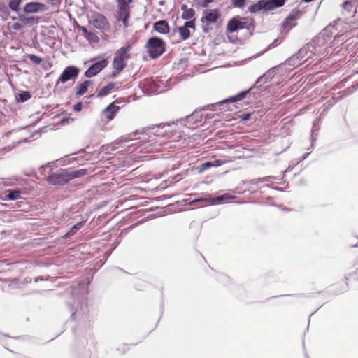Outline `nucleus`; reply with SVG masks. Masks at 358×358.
Wrapping results in <instances>:
<instances>
[{
	"mask_svg": "<svg viewBox=\"0 0 358 358\" xmlns=\"http://www.w3.org/2000/svg\"><path fill=\"white\" fill-rule=\"evenodd\" d=\"M87 173L88 170L86 169H61L50 174L47 178V182L55 186H64L71 180L81 178Z\"/></svg>",
	"mask_w": 358,
	"mask_h": 358,
	"instance_id": "1",
	"label": "nucleus"
},
{
	"mask_svg": "<svg viewBox=\"0 0 358 358\" xmlns=\"http://www.w3.org/2000/svg\"><path fill=\"white\" fill-rule=\"evenodd\" d=\"M226 29L227 33H235L241 29H246L251 36L252 31L255 29V20L252 17L234 16L227 22Z\"/></svg>",
	"mask_w": 358,
	"mask_h": 358,
	"instance_id": "2",
	"label": "nucleus"
},
{
	"mask_svg": "<svg viewBox=\"0 0 358 358\" xmlns=\"http://www.w3.org/2000/svg\"><path fill=\"white\" fill-rule=\"evenodd\" d=\"M24 1L25 0H9L8 6L10 10L17 13L18 20L24 26H30L38 24L41 19L40 17L29 15V14H26L22 11L20 6Z\"/></svg>",
	"mask_w": 358,
	"mask_h": 358,
	"instance_id": "3",
	"label": "nucleus"
},
{
	"mask_svg": "<svg viewBox=\"0 0 358 358\" xmlns=\"http://www.w3.org/2000/svg\"><path fill=\"white\" fill-rule=\"evenodd\" d=\"M166 48L165 41L159 36L149 38L145 44L147 52L152 59H156L162 55L166 51Z\"/></svg>",
	"mask_w": 358,
	"mask_h": 358,
	"instance_id": "4",
	"label": "nucleus"
},
{
	"mask_svg": "<svg viewBox=\"0 0 358 358\" xmlns=\"http://www.w3.org/2000/svg\"><path fill=\"white\" fill-rule=\"evenodd\" d=\"M92 64L85 71L84 76L86 78H92L98 75L108 64V58L105 54H101L91 59Z\"/></svg>",
	"mask_w": 358,
	"mask_h": 358,
	"instance_id": "5",
	"label": "nucleus"
},
{
	"mask_svg": "<svg viewBox=\"0 0 358 358\" xmlns=\"http://www.w3.org/2000/svg\"><path fill=\"white\" fill-rule=\"evenodd\" d=\"M234 196L229 193H224L223 194L213 196L208 194H202L201 196H198L189 201V205H194L197 203L205 202L209 205H217L223 203L225 201L234 199Z\"/></svg>",
	"mask_w": 358,
	"mask_h": 358,
	"instance_id": "6",
	"label": "nucleus"
},
{
	"mask_svg": "<svg viewBox=\"0 0 358 358\" xmlns=\"http://www.w3.org/2000/svg\"><path fill=\"white\" fill-rule=\"evenodd\" d=\"M80 72V69L74 65H70L64 68L56 84L65 83L69 80H75Z\"/></svg>",
	"mask_w": 358,
	"mask_h": 358,
	"instance_id": "7",
	"label": "nucleus"
},
{
	"mask_svg": "<svg viewBox=\"0 0 358 358\" xmlns=\"http://www.w3.org/2000/svg\"><path fill=\"white\" fill-rule=\"evenodd\" d=\"M166 126H170L169 123H160L157 124H152L151 126L143 128L141 133L143 135H148L150 137L151 135L154 136H164L166 131H162V129Z\"/></svg>",
	"mask_w": 358,
	"mask_h": 358,
	"instance_id": "8",
	"label": "nucleus"
},
{
	"mask_svg": "<svg viewBox=\"0 0 358 358\" xmlns=\"http://www.w3.org/2000/svg\"><path fill=\"white\" fill-rule=\"evenodd\" d=\"M184 122V125L189 128H194L193 126L194 124H198L199 123H203V113L202 110H194L192 114L186 116L185 118H181L180 120H177V122Z\"/></svg>",
	"mask_w": 358,
	"mask_h": 358,
	"instance_id": "9",
	"label": "nucleus"
},
{
	"mask_svg": "<svg viewBox=\"0 0 358 358\" xmlns=\"http://www.w3.org/2000/svg\"><path fill=\"white\" fill-rule=\"evenodd\" d=\"M250 90H245L243 91H241L240 92L237 93L234 96H231L228 97L227 99H225L220 102H217L214 104H211L210 106H208L207 107H212L215 108V106H223L224 105L228 104V103H236L238 101H240L243 100V99L246 98L247 96L250 94Z\"/></svg>",
	"mask_w": 358,
	"mask_h": 358,
	"instance_id": "10",
	"label": "nucleus"
},
{
	"mask_svg": "<svg viewBox=\"0 0 358 358\" xmlns=\"http://www.w3.org/2000/svg\"><path fill=\"white\" fill-rule=\"evenodd\" d=\"M47 10V6L43 3L38 1H30L24 5L22 11L26 14H33L46 11Z\"/></svg>",
	"mask_w": 358,
	"mask_h": 358,
	"instance_id": "11",
	"label": "nucleus"
},
{
	"mask_svg": "<svg viewBox=\"0 0 358 358\" xmlns=\"http://www.w3.org/2000/svg\"><path fill=\"white\" fill-rule=\"evenodd\" d=\"M220 17V14L218 9H206L203 11L201 22L208 25L211 23H215Z\"/></svg>",
	"mask_w": 358,
	"mask_h": 358,
	"instance_id": "12",
	"label": "nucleus"
},
{
	"mask_svg": "<svg viewBox=\"0 0 358 358\" xmlns=\"http://www.w3.org/2000/svg\"><path fill=\"white\" fill-rule=\"evenodd\" d=\"M315 41H313V43L306 44L296 52L299 56V59H301L303 62L313 57V50H315Z\"/></svg>",
	"mask_w": 358,
	"mask_h": 358,
	"instance_id": "13",
	"label": "nucleus"
},
{
	"mask_svg": "<svg viewBox=\"0 0 358 358\" xmlns=\"http://www.w3.org/2000/svg\"><path fill=\"white\" fill-rule=\"evenodd\" d=\"M130 18V11L129 6H123L120 4L117 7V20L122 22L124 27H128L129 20Z\"/></svg>",
	"mask_w": 358,
	"mask_h": 358,
	"instance_id": "14",
	"label": "nucleus"
},
{
	"mask_svg": "<svg viewBox=\"0 0 358 358\" xmlns=\"http://www.w3.org/2000/svg\"><path fill=\"white\" fill-rule=\"evenodd\" d=\"M334 30H335L334 25H328L318 34L315 41H317L318 43H322V44L329 42L333 37Z\"/></svg>",
	"mask_w": 358,
	"mask_h": 358,
	"instance_id": "15",
	"label": "nucleus"
},
{
	"mask_svg": "<svg viewBox=\"0 0 358 358\" xmlns=\"http://www.w3.org/2000/svg\"><path fill=\"white\" fill-rule=\"evenodd\" d=\"M122 102V101L117 99L114 102L110 103L103 109L102 112L103 115L105 116L106 118H107L108 120H112L120 110V107L116 106V103H120Z\"/></svg>",
	"mask_w": 358,
	"mask_h": 358,
	"instance_id": "16",
	"label": "nucleus"
},
{
	"mask_svg": "<svg viewBox=\"0 0 358 358\" xmlns=\"http://www.w3.org/2000/svg\"><path fill=\"white\" fill-rule=\"evenodd\" d=\"M342 14L345 17H353L357 13L356 7L352 2V0L345 1L342 4Z\"/></svg>",
	"mask_w": 358,
	"mask_h": 358,
	"instance_id": "17",
	"label": "nucleus"
},
{
	"mask_svg": "<svg viewBox=\"0 0 358 358\" xmlns=\"http://www.w3.org/2000/svg\"><path fill=\"white\" fill-rule=\"evenodd\" d=\"M276 69H277V67L271 68L264 74L259 76L257 79V80L255 83V86H256L257 88H260L263 84H265V83H268V81H270V80L272 79V78L274 76V75L275 73Z\"/></svg>",
	"mask_w": 358,
	"mask_h": 358,
	"instance_id": "18",
	"label": "nucleus"
},
{
	"mask_svg": "<svg viewBox=\"0 0 358 358\" xmlns=\"http://www.w3.org/2000/svg\"><path fill=\"white\" fill-rule=\"evenodd\" d=\"M153 30L161 34H167L170 32V27L164 20L156 21L152 25Z\"/></svg>",
	"mask_w": 358,
	"mask_h": 358,
	"instance_id": "19",
	"label": "nucleus"
},
{
	"mask_svg": "<svg viewBox=\"0 0 358 358\" xmlns=\"http://www.w3.org/2000/svg\"><path fill=\"white\" fill-rule=\"evenodd\" d=\"M262 3H264V12H268L283 6L285 0H263Z\"/></svg>",
	"mask_w": 358,
	"mask_h": 358,
	"instance_id": "20",
	"label": "nucleus"
},
{
	"mask_svg": "<svg viewBox=\"0 0 358 358\" xmlns=\"http://www.w3.org/2000/svg\"><path fill=\"white\" fill-rule=\"evenodd\" d=\"M131 48L132 46L130 43H128L127 45L122 47L117 51L114 57L125 62V60L129 59L131 57V55L129 52L131 50Z\"/></svg>",
	"mask_w": 358,
	"mask_h": 358,
	"instance_id": "21",
	"label": "nucleus"
},
{
	"mask_svg": "<svg viewBox=\"0 0 358 358\" xmlns=\"http://www.w3.org/2000/svg\"><path fill=\"white\" fill-rule=\"evenodd\" d=\"M21 198V192L18 189H9L1 198L3 201H16Z\"/></svg>",
	"mask_w": 358,
	"mask_h": 358,
	"instance_id": "22",
	"label": "nucleus"
},
{
	"mask_svg": "<svg viewBox=\"0 0 358 358\" xmlns=\"http://www.w3.org/2000/svg\"><path fill=\"white\" fill-rule=\"evenodd\" d=\"M86 220H82L73 224L70 229L62 236L64 239H68L74 236L86 223Z\"/></svg>",
	"mask_w": 358,
	"mask_h": 358,
	"instance_id": "23",
	"label": "nucleus"
},
{
	"mask_svg": "<svg viewBox=\"0 0 358 358\" xmlns=\"http://www.w3.org/2000/svg\"><path fill=\"white\" fill-rule=\"evenodd\" d=\"M81 30L85 39L90 43H97L99 41V38L95 32L88 31L85 27H80Z\"/></svg>",
	"mask_w": 358,
	"mask_h": 358,
	"instance_id": "24",
	"label": "nucleus"
},
{
	"mask_svg": "<svg viewBox=\"0 0 358 358\" xmlns=\"http://www.w3.org/2000/svg\"><path fill=\"white\" fill-rule=\"evenodd\" d=\"M91 84L92 81L90 80H85L83 83H78L76 86V96H80L85 94Z\"/></svg>",
	"mask_w": 358,
	"mask_h": 358,
	"instance_id": "25",
	"label": "nucleus"
},
{
	"mask_svg": "<svg viewBox=\"0 0 358 358\" xmlns=\"http://www.w3.org/2000/svg\"><path fill=\"white\" fill-rule=\"evenodd\" d=\"M92 24L96 29H103L108 24V21L104 15L99 14L98 16L94 19Z\"/></svg>",
	"mask_w": 358,
	"mask_h": 358,
	"instance_id": "26",
	"label": "nucleus"
},
{
	"mask_svg": "<svg viewBox=\"0 0 358 358\" xmlns=\"http://www.w3.org/2000/svg\"><path fill=\"white\" fill-rule=\"evenodd\" d=\"M66 306L69 312L71 313V318L72 320H76L77 315H80L83 314L82 307L78 308V303H74V304L71 303L70 302L66 303Z\"/></svg>",
	"mask_w": 358,
	"mask_h": 358,
	"instance_id": "27",
	"label": "nucleus"
},
{
	"mask_svg": "<svg viewBox=\"0 0 358 358\" xmlns=\"http://www.w3.org/2000/svg\"><path fill=\"white\" fill-rule=\"evenodd\" d=\"M301 14L302 13L301 10L298 9H293L285 18L282 25L284 27L287 26V24H288L289 22H292L298 19Z\"/></svg>",
	"mask_w": 358,
	"mask_h": 358,
	"instance_id": "28",
	"label": "nucleus"
},
{
	"mask_svg": "<svg viewBox=\"0 0 358 358\" xmlns=\"http://www.w3.org/2000/svg\"><path fill=\"white\" fill-rule=\"evenodd\" d=\"M31 94L29 91L22 90L15 94V100L18 103H24L31 98Z\"/></svg>",
	"mask_w": 358,
	"mask_h": 358,
	"instance_id": "29",
	"label": "nucleus"
},
{
	"mask_svg": "<svg viewBox=\"0 0 358 358\" xmlns=\"http://www.w3.org/2000/svg\"><path fill=\"white\" fill-rule=\"evenodd\" d=\"M262 1L263 0H258L255 3L251 4L248 6V11L252 14H256L260 11L264 12V7Z\"/></svg>",
	"mask_w": 358,
	"mask_h": 358,
	"instance_id": "30",
	"label": "nucleus"
},
{
	"mask_svg": "<svg viewBox=\"0 0 358 358\" xmlns=\"http://www.w3.org/2000/svg\"><path fill=\"white\" fill-rule=\"evenodd\" d=\"M115 84L116 83L111 82L102 87L98 92L97 96L103 97L107 96L115 88Z\"/></svg>",
	"mask_w": 358,
	"mask_h": 358,
	"instance_id": "31",
	"label": "nucleus"
},
{
	"mask_svg": "<svg viewBox=\"0 0 358 358\" xmlns=\"http://www.w3.org/2000/svg\"><path fill=\"white\" fill-rule=\"evenodd\" d=\"M303 62L299 59V56L297 53L292 55L289 57L285 62L284 64H287L291 66H299Z\"/></svg>",
	"mask_w": 358,
	"mask_h": 358,
	"instance_id": "32",
	"label": "nucleus"
},
{
	"mask_svg": "<svg viewBox=\"0 0 358 358\" xmlns=\"http://www.w3.org/2000/svg\"><path fill=\"white\" fill-rule=\"evenodd\" d=\"M176 29H177L179 35H180V37L185 41V40H187L188 38H190L192 34H191V31L190 30H189L188 29H187L184 24L182 26H180V27H176L175 28Z\"/></svg>",
	"mask_w": 358,
	"mask_h": 358,
	"instance_id": "33",
	"label": "nucleus"
},
{
	"mask_svg": "<svg viewBox=\"0 0 358 358\" xmlns=\"http://www.w3.org/2000/svg\"><path fill=\"white\" fill-rule=\"evenodd\" d=\"M319 129H320V120H315L313 122V125L312 130H311V133H312L311 134V145H310L311 148H313V143L317 139V134L315 132L318 131Z\"/></svg>",
	"mask_w": 358,
	"mask_h": 358,
	"instance_id": "34",
	"label": "nucleus"
},
{
	"mask_svg": "<svg viewBox=\"0 0 358 358\" xmlns=\"http://www.w3.org/2000/svg\"><path fill=\"white\" fill-rule=\"evenodd\" d=\"M126 62L122 60H120L119 59L114 57L113 61V67L115 70H118V71L122 72L124 68L126 67Z\"/></svg>",
	"mask_w": 358,
	"mask_h": 358,
	"instance_id": "35",
	"label": "nucleus"
},
{
	"mask_svg": "<svg viewBox=\"0 0 358 358\" xmlns=\"http://www.w3.org/2000/svg\"><path fill=\"white\" fill-rule=\"evenodd\" d=\"M195 10L193 8H188L182 13L181 18L184 20H189L194 19Z\"/></svg>",
	"mask_w": 358,
	"mask_h": 358,
	"instance_id": "36",
	"label": "nucleus"
},
{
	"mask_svg": "<svg viewBox=\"0 0 358 358\" xmlns=\"http://www.w3.org/2000/svg\"><path fill=\"white\" fill-rule=\"evenodd\" d=\"M215 0H194V5L198 8H207Z\"/></svg>",
	"mask_w": 358,
	"mask_h": 358,
	"instance_id": "37",
	"label": "nucleus"
},
{
	"mask_svg": "<svg viewBox=\"0 0 358 358\" xmlns=\"http://www.w3.org/2000/svg\"><path fill=\"white\" fill-rule=\"evenodd\" d=\"M248 0H231V5L234 8H243L247 3Z\"/></svg>",
	"mask_w": 358,
	"mask_h": 358,
	"instance_id": "38",
	"label": "nucleus"
},
{
	"mask_svg": "<svg viewBox=\"0 0 358 358\" xmlns=\"http://www.w3.org/2000/svg\"><path fill=\"white\" fill-rule=\"evenodd\" d=\"M28 57L31 62L36 64H40L43 60V59L41 57L35 54H30L28 55Z\"/></svg>",
	"mask_w": 358,
	"mask_h": 358,
	"instance_id": "39",
	"label": "nucleus"
},
{
	"mask_svg": "<svg viewBox=\"0 0 358 358\" xmlns=\"http://www.w3.org/2000/svg\"><path fill=\"white\" fill-rule=\"evenodd\" d=\"M213 162L212 161H208L199 166V172L201 173L211 167H213Z\"/></svg>",
	"mask_w": 358,
	"mask_h": 358,
	"instance_id": "40",
	"label": "nucleus"
},
{
	"mask_svg": "<svg viewBox=\"0 0 358 358\" xmlns=\"http://www.w3.org/2000/svg\"><path fill=\"white\" fill-rule=\"evenodd\" d=\"M184 26L189 30L190 29L194 30L196 29L195 19L186 20V22L184 23Z\"/></svg>",
	"mask_w": 358,
	"mask_h": 358,
	"instance_id": "41",
	"label": "nucleus"
},
{
	"mask_svg": "<svg viewBox=\"0 0 358 358\" xmlns=\"http://www.w3.org/2000/svg\"><path fill=\"white\" fill-rule=\"evenodd\" d=\"M9 6H6L4 3H0V13L6 16H8L10 15Z\"/></svg>",
	"mask_w": 358,
	"mask_h": 358,
	"instance_id": "42",
	"label": "nucleus"
},
{
	"mask_svg": "<svg viewBox=\"0 0 358 358\" xmlns=\"http://www.w3.org/2000/svg\"><path fill=\"white\" fill-rule=\"evenodd\" d=\"M13 29H14L15 31H21L24 29V25L20 22H14L13 24H12V27Z\"/></svg>",
	"mask_w": 358,
	"mask_h": 358,
	"instance_id": "43",
	"label": "nucleus"
},
{
	"mask_svg": "<svg viewBox=\"0 0 358 358\" xmlns=\"http://www.w3.org/2000/svg\"><path fill=\"white\" fill-rule=\"evenodd\" d=\"M140 134V131L138 130H136V131L131 133V134H129L126 138H124V140L125 141H131L134 139H135V136H136V134Z\"/></svg>",
	"mask_w": 358,
	"mask_h": 358,
	"instance_id": "44",
	"label": "nucleus"
},
{
	"mask_svg": "<svg viewBox=\"0 0 358 358\" xmlns=\"http://www.w3.org/2000/svg\"><path fill=\"white\" fill-rule=\"evenodd\" d=\"M73 109L75 112H80L83 110V103L79 101L75 103L73 106Z\"/></svg>",
	"mask_w": 358,
	"mask_h": 358,
	"instance_id": "45",
	"label": "nucleus"
},
{
	"mask_svg": "<svg viewBox=\"0 0 358 358\" xmlns=\"http://www.w3.org/2000/svg\"><path fill=\"white\" fill-rule=\"evenodd\" d=\"M252 114L250 113H244L240 115V119L242 121H248L251 118Z\"/></svg>",
	"mask_w": 358,
	"mask_h": 358,
	"instance_id": "46",
	"label": "nucleus"
},
{
	"mask_svg": "<svg viewBox=\"0 0 358 358\" xmlns=\"http://www.w3.org/2000/svg\"><path fill=\"white\" fill-rule=\"evenodd\" d=\"M212 162H213V167H218V166H222L224 164V161L222 159H215Z\"/></svg>",
	"mask_w": 358,
	"mask_h": 358,
	"instance_id": "47",
	"label": "nucleus"
},
{
	"mask_svg": "<svg viewBox=\"0 0 358 358\" xmlns=\"http://www.w3.org/2000/svg\"><path fill=\"white\" fill-rule=\"evenodd\" d=\"M262 178H263V182H272L274 179H275V177L273 176H268L262 177Z\"/></svg>",
	"mask_w": 358,
	"mask_h": 358,
	"instance_id": "48",
	"label": "nucleus"
},
{
	"mask_svg": "<svg viewBox=\"0 0 358 358\" xmlns=\"http://www.w3.org/2000/svg\"><path fill=\"white\" fill-rule=\"evenodd\" d=\"M242 182L243 184H245V185H257V182L255 180V179H252V180H243Z\"/></svg>",
	"mask_w": 358,
	"mask_h": 358,
	"instance_id": "49",
	"label": "nucleus"
},
{
	"mask_svg": "<svg viewBox=\"0 0 358 358\" xmlns=\"http://www.w3.org/2000/svg\"><path fill=\"white\" fill-rule=\"evenodd\" d=\"M117 1V7L119 6L120 4L121 5H123V6H129L130 3H127V0H116Z\"/></svg>",
	"mask_w": 358,
	"mask_h": 358,
	"instance_id": "50",
	"label": "nucleus"
},
{
	"mask_svg": "<svg viewBox=\"0 0 358 358\" xmlns=\"http://www.w3.org/2000/svg\"><path fill=\"white\" fill-rule=\"evenodd\" d=\"M120 73V71H118V70H115L114 69V71L111 73V74H110V76H108L109 78H115L116 77L119 73Z\"/></svg>",
	"mask_w": 358,
	"mask_h": 358,
	"instance_id": "51",
	"label": "nucleus"
},
{
	"mask_svg": "<svg viewBox=\"0 0 358 358\" xmlns=\"http://www.w3.org/2000/svg\"><path fill=\"white\" fill-rule=\"evenodd\" d=\"M352 266L354 267H357L356 271H355V274H357V271H358V257L353 261Z\"/></svg>",
	"mask_w": 358,
	"mask_h": 358,
	"instance_id": "52",
	"label": "nucleus"
},
{
	"mask_svg": "<svg viewBox=\"0 0 358 358\" xmlns=\"http://www.w3.org/2000/svg\"><path fill=\"white\" fill-rule=\"evenodd\" d=\"M213 117V115L210 113H206L205 117L203 116V122H205L207 120L210 119Z\"/></svg>",
	"mask_w": 358,
	"mask_h": 358,
	"instance_id": "53",
	"label": "nucleus"
},
{
	"mask_svg": "<svg viewBox=\"0 0 358 358\" xmlns=\"http://www.w3.org/2000/svg\"><path fill=\"white\" fill-rule=\"evenodd\" d=\"M8 150H9V149L6 147L1 148L0 149V156L4 155Z\"/></svg>",
	"mask_w": 358,
	"mask_h": 358,
	"instance_id": "54",
	"label": "nucleus"
},
{
	"mask_svg": "<svg viewBox=\"0 0 358 358\" xmlns=\"http://www.w3.org/2000/svg\"><path fill=\"white\" fill-rule=\"evenodd\" d=\"M310 155V152H306L304 153L301 157V159H300V161H303L305 160Z\"/></svg>",
	"mask_w": 358,
	"mask_h": 358,
	"instance_id": "55",
	"label": "nucleus"
},
{
	"mask_svg": "<svg viewBox=\"0 0 358 358\" xmlns=\"http://www.w3.org/2000/svg\"><path fill=\"white\" fill-rule=\"evenodd\" d=\"M189 8L188 6L186 5V4H182L181 5V7H180V9L182 11V13H184V11H185L186 10H187Z\"/></svg>",
	"mask_w": 358,
	"mask_h": 358,
	"instance_id": "56",
	"label": "nucleus"
},
{
	"mask_svg": "<svg viewBox=\"0 0 358 358\" xmlns=\"http://www.w3.org/2000/svg\"><path fill=\"white\" fill-rule=\"evenodd\" d=\"M48 2L50 3L51 4L54 5L55 3H60L59 0H46Z\"/></svg>",
	"mask_w": 358,
	"mask_h": 358,
	"instance_id": "57",
	"label": "nucleus"
},
{
	"mask_svg": "<svg viewBox=\"0 0 358 358\" xmlns=\"http://www.w3.org/2000/svg\"><path fill=\"white\" fill-rule=\"evenodd\" d=\"M202 31L204 34H208L209 32V29L207 27V26H203Z\"/></svg>",
	"mask_w": 358,
	"mask_h": 358,
	"instance_id": "58",
	"label": "nucleus"
},
{
	"mask_svg": "<svg viewBox=\"0 0 358 358\" xmlns=\"http://www.w3.org/2000/svg\"><path fill=\"white\" fill-rule=\"evenodd\" d=\"M255 180L257 182V185H258L260 182H263V178H255Z\"/></svg>",
	"mask_w": 358,
	"mask_h": 358,
	"instance_id": "59",
	"label": "nucleus"
},
{
	"mask_svg": "<svg viewBox=\"0 0 358 358\" xmlns=\"http://www.w3.org/2000/svg\"><path fill=\"white\" fill-rule=\"evenodd\" d=\"M353 275V273H348L345 276V278L346 280H348L351 277L352 275Z\"/></svg>",
	"mask_w": 358,
	"mask_h": 358,
	"instance_id": "60",
	"label": "nucleus"
},
{
	"mask_svg": "<svg viewBox=\"0 0 358 358\" xmlns=\"http://www.w3.org/2000/svg\"><path fill=\"white\" fill-rule=\"evenodd\" d=\"M314 0H301V2H300V4H301L302 3H310V2H312Z\"/></svg>",
	"mask_w": 358,
	"mask_h": 358,
	"instance_id": "61",
	"label": "nucleus"
},
{
	"mask_svg": "<svg viewBox=\"0 0 358 358\" xmlns=\"http://www.w3.org/2000/svg\"><path fill=\"white\" fill-rule=\"evenodd\" d=\"M346 289H347V285H345V287L344 288H343L340 292H337V294L343 293V292H345Z\"/></svg>",
	"mask_w": 358,
	"mask_h": 358,
	"instance_id": "62",
	"label": "nucleus"
},
{
	"mask_svg": "<svg viewBox=\"0 0 358 358\" xmlns=\"http://www.w3.org/2000/svg\"><path fill=\"white\" fill-rule=\"evenodd\" d=\"M61 122L63 123V124H65V122H68V118H66V117H64L62 119Z\"/></svg>",
	"mask_w": 358,
	"mask_h": 358,
	"instance_id": "63",
	"label": "nucleus"
},
{
	"mask_svg": "<svg viewBox=\"0 0 358 358\" xmlns=\"http://www.w3.org/2000/svg\"><path fill=\"white\" fill-rule=\"evenodd\" d=\"M164 301H161V304H160V308H161V310H163V308H164Z\"/></svg>",
	"mask_w": 358,
	"mask_h": 358,
	"instance_id": "64",
	"label": "nucleus"
}]
</instances>
